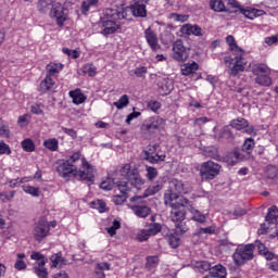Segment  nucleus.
<instances>
[{
    "label": "nucleus",
    "mask_w": 278,
    "mask_h": 278,
    "mask_svg": "<svg viewBox=\"0 0 278 278\" xmlns=\"http://www.w3.org/2000/svg\"><path fill=\"white\" fill-rule=\"evenodd\" d=\"M116 186L121 194H116L113 197V203H115V205H123V203H125V201H127V199L129 198V186L127 181H118L116 182Z\"/></svg>",
    "instance_id": "nucleus-14"
},
{
    "label": "nucleus",
    "mask_w": 278,
    "mask_h": 278,
    "mask_svg": "<svg viewBox=\"0 0 278 278\" xmlns=\"http://www.w3.org/2000/svg\"><path fill=\"white\" fill-rule=\"evenodd\" d=\"M157 149H160V144H149L147 149L143 150V160L150 162V164H160V162H164L166 160V154L157 153Z\"/></svg>",
    "instance_id": "nucleus-10"
},
{
    "label": "nucleus",
    "mask_w": 278,
    "mask_h": 278,
    "mask_svg": "<svg viewBox=\"0 0 278 278\" xmlns=\"http://www.w3.org/2000/svg\"><path fill=\"white\" fill-rule=\"evenodd\" d=\"M50 16L51 18H55L58 25L62 27L64 22L68 18V9L64 8L60 2H54L50 11Z\"/></svg>",
    "instance_id": "nucleus-12"
},
{
    "label": "nucleus",
    "mask_w": 278,
    "mask_h": 278,
    "mask_svg": "<svg viewBox=\"0 0 278 278\" xmlns=\"http://www.w3.org/2000/svg\"><path fill=\"white\" fill-rule=\"evenodd\" d=\"M189 212L193 214L192 220H195L197 223H205V215L201 214V212L194 210V207L190 206Z\"/></svg>",
    "instance_id": "nucleus-38"
},
{
    "label": "nucleus",
    "mask_w": 278,
    "mask_h": 278,
    "mask_svg": "<svg viewBox=\"0 0 278 278\" xmlns=\"http://www.w3.org/2000/svg\"><path fill=\"white\" fill-rule=\"evenodd\" d=\"M121 229V222L114 220L112 226L106 228L108 233L113 237L116 236V230Z\"/></svg>",
    "instance_id": "nucleus-52"
},
{
    "label": "nucleus",
    "mask_w": 278,
    "mask_h": 278,
    "mask_svg": "<svg viewBox=\"0 0 278 278\" xmlns=\"http://www.w3.org/2000/svg\"><path fill=\"white\" fill-rule=\"evenodd\" d=\"M83 73H85L89 77H94V75H97V67H94V65L88 63V64L84 65Z\"/></svg>",
    "instance_id": "nucleus-47"
},
{
    "label": "nucleus",
    "mask_w": 278,
    "mask_h": 278,
    "mask_svg": "<svg viewBox=\"0 0 278 278\" xmlns=\"http://www.w3.org/2000/svg\"><path fill=\"white\" fill-rule=\"evenodd\" d=\"M113 105H115L117 110H123V108H127V105H129V97L127 94L122 96L118 101L113 103Z\"/></svg>",
    "instance_id": "nucleus-37"
},
{
    "label": "nucleus",
    "mask_w": 278,
    "mask_h": 278,
    "mask_svg": "<svg viewBox=\"0 0 278 278\" xmlns=\"http://www.w3.org/2000/svg\"><path fill=\"white\" fill-rule=\"evenodd\" d=\"M0 136L1 138H10V126L7 124H0Z\"/></svg>",
    "instance_id": "nucleus-56"
},
{
    "label": "nucleus",
    "mask_w": 278,
    "mask_h": 278,
    "mask_svg": "<svg viewBox=\"0 0 278 278\" xmlns=\"http://www.w3.org/2000/svg\"><path fill=\"white\" fill-rule=\"evenodd\" d=\"M49 222H47V217H41L38 223L35 224L33 236L37 242H42L47 236H49Z\"/></svg>",
    "instance_id": "nucleus-11"
},
{
    "label": "nucleus",
    "mask_w": 278,
    "mask_h": 278,
    "mask_svg": "<svg viewBox=\"0 0 278 278\" xmlns=\"http://www.w3.org/2000/svg\"><path fill=\"white\" fill-rule=\"evenodd\" d=\"M162 190V186L160 185H155V186H152L148 189V194L143 195V198H147V197H153V194H157V192H160Z\"/></svg>",
    "instance_id": "nucleus-60"
},
{
    "label": "nucleus",
    "mask_w": 278,
    "mask_h": 278,
    "mask_svg": "<svg viewBox=\"0 0 278 278\" xmlns=\"http://www.w3.org/2000/svg\"><path fill=\"white\" fill-rule=\"evenodd\" d=\"M122 177H127L128 184L132 186V188H136L137 190H140L141 186H144V179L140 177V173L137 168H131V165L126 164L121 169Z\"/></svg>",
    "instance_id": "nucleus-7"
},
{
    "label": "nucleus",
    "mask_w": 278,
    "mask_h": 278,
    "mask_svg": "<svg viewBox=\"0 0 278 278\" xmlns=\"http://www.w3.org/2000/svg\"><path fill=\"white\" fill-rule=\"evenodd\" d=\"M190 58V50L184 46L182 40H176L173 45V60L176 62H186Z\"/></svg>",
    "instance_id": "nucleus-13"
},
{
    "label": "nucleus",
    "mask_w": 278,
    "mask_h": 278,
    "mask_svg": "<svg viewBox=\"0 0 278 278\" xmlns=\"http://www.w3.org/2000/svg\"><path fill=\"white\" fill-rule=\"evenodd\" d=\"M63 53H65V55H68L70 58H73L74 60H77V58H79L78 51L71 50L68 48H63Z\"/></svg>",
    "instance_id": "nucleus-61"
},
{
    "label": "nucleus",
    "mask_w": 278,
    "mask_h": 278,
    "mask_svg": "<svg viewBox=\"0 0 278 278\" xmlns=\"http://www.w3.org/2000/svg\"><path fill=\"white\" fill-rule=\"evenodd\" d=\"M278 175V168L277 166L269 165L266 167V177L267 179H276Z\"/></svg>",
    "instance_id": "nucleus-46"
},
{
    "label": "nucleus",
    "mask_w": 278,
    "mask_h": 278,
    "mask_svg": "<svg viewBox=\"0 0 278 278\" xmlns=\"http://www.w3.org/2000/svg\"><path fill=\"white\" fill-rule=\"evenodd\" d=\"M22 188H23L24 192H26V194H31V197H40L39 188L31 187L28 185H24Z\"/></svg>",
    "instance_id": "nucleus-43"
},
{
    "label": "nucleus",
    "mask_w": 278,
    "mask_h": 278,
    "mask_svg": "<svg viewBox=\"0 0 278 278\" xmlns=\"http://www.w3.org/2000/svg\"><path fill=\"white\" fill-rule=\"evenodd\" d=\"M195 267L199 269L200 273H207V270H211L212 264L207 261H200L195 263Z\"/></svg>",
    "instance_id": "nucleus-42"
},
{
    "label": "nucleus",
    "mask_w": 278,
    "mask_h": 278,
    "mask_svg": "<svg viewBox=\"0 0 278 278\" xmlns=\"http://www.w3.org/2000/svg\"><path fill=\"white\" fill-rule=\"evenodd\" d=\"M91 205L94 210H99L101 213L108 212V205L105 204V201L103 200H96L91 202Z\"/></svg>",
    "instance_id": "nucleus-41"
},
{
    "label": "nucleus",
    "mask_w": 278,
    "mask_h": 278,
    "mask_svg": "<svg viewBox=\"0 0 278 278\" xmlns=\"http://www.w3.org/2000/svg\"><path fill=\"white\" fill-rule=\"evenodd\" d=\"M226 42L230 47V51H232V53H242V48L238 47V43H236V39L233 38V36L228 35L226 37Z\"/></svg>",
    "instance_id": "nucleus-34"
},
{
    "label": "nucleus",
    "mask_w": 278,
    "mask_h": 278,
    "mask_svg": "<svg viewBox=\"0 0 278 278\" xmlns=\"http://www.w3.org/2000/svg\"><path fill=\"white\" fill-rule=\"evenodd\" d=\"M222 166L214 161L204 162L200 167V175L202 179L205 181H212V179H216L220 174Z\"/></svg>",
    "instance_id": "nucleus-8"
},
{
    "label": "nucleus",
    "mask_w": 278,
    "mask_h": 278,
    "mask_svg": "<svg viewBox=\"0 0 278 278\" xmlns=\"http://www.w3.org/2000/svg\"><path fill=\"white\" fill-rule=\"evenodd\" d=\"M104 270H110V264L109 263H98L94 269L96 278H105Z\"/></svg>",
    "instance_id": "nucleus-30"
},
{
    "label": "nucleus",
    "mask_w": 278,
    "mask_h": 278,
    "mask_svg": "<svg viewBox=\"0 0 278 278\" xmlns=\"http://www.w3.org/2000/svg\"><path fill=\"white\" fill-rule=\"evenodd\" d=\"M147 73H149V70L147 68V66H140L134 70V74L136 75V77L144 78Z\"/></svg>",
    "instance_id": "nucleus-53"
},
{
    "label": "nucleus",
    "mask_w": 278,
    "mask_h": 278,
    "mask_svg": "<svg viewBox=\"0 0 278 278\" xmlns=\"http://www.w3.org/2000/svg\"><path fill=\"white\" fill-rule=\"evenodd\" d=\"M240 13L243 14L245 18H250V21L257 18V16H264L265 14L264 10H257L253 8L240 9Z\"/></svg>",
    "instance_id": "nucleus-22"
},
{
    "label": "nucleus",
    "mask_w": 278,
    "mask_h": 278,
    "mask_svg": "<svg viewBox=\"0 0 278 278\" xmlns=\"http://www.w3.org/2000/svg\"><path fill=\"white\" fill-rule=\"evenodd\" d=\"M167 242L172 247V249H177V247H179V238L175 237V235H169L167 237Z\"/></svg>",
    "instance_id": "nucleus-54"
},
{
    "label": "nucleus",
    "mask_w": 278,
    "mask_h": 278,
    "mask_svg": "<svg viewBox=\"0 0 278 278\" xmlns=\"http://www.w3.org/2000/svg\"><path fill=\"white\" fill-rule=\"evenodd\" d=\"M144 36L152 51H160L162 47L160 46V41L157 40V35L155 34V31H153V29H151V27L144 30Z\"/></svg>",
    "instance_id": "nucleus-15"
},
{
    "label": "nucleus",
    "mask_w": 278,
    "mask_h": 278,
    "mask_svg": "<svg viewBox=\"0 0 278 278\" xmlns=\"http://www.w3.org/2000/svg\"><path fill=\"white\" fill-rule=\"evenodd\" d=\"M199 71V64L197 62L186 63L181 66V73L185 76L192 75Z\"/></svg>",
    "instance_id": "nucleus-27"
},
{
    "label": "nucleus",
    "mask_w": 278,
    "mask_h": 278,
    "mask_svg": "<svg viewBox=\"0 0 278 278\" xmlns=\"http://www.w3.org/2000/svg\"><path fill=\"white\" fill-rule=\"evenodd\" d=\"M230 127L237 129L238 131H241V129H247V127H249V122L242 117H239L230 122Z\"/></svg>",
    "instance_id": "nucleus-29"
},
{
    "label": "nucleus",
    "mask_w": 278,
    "mask_h": 278,
    "mask_svg": "<svg viewBox=\"0 0 278 278\" xmlns=\"http://www.w3.org/2000/svg\"><path fill=\"white\" fill-rule=\"evenodd\" d=\"M70 97L71 99H73V103H75V105H80V103H84V101H86V96L81 93V89L70 91Z\"/></svg>",
    "instance_id": "nucleus-28"
},
{
    "label": "nucleus",
    "mask_w": 278,
    "mask_h": 278,
    "mask_svg": "<svg viewBox=\"0 0 278 278\" xmlns=\"http://www.w3.org/2000/svg\"><path fill=\"white\" fill-rule=\"evenodd\" d=\"M244 214H247V210H244L240 206H237L235 208V211L232 212V216H235V218H238L240 216H244Z\"/></svg>",
    "instance_id": "nucleus-63"
},
{
    "label": "nucleus",
    "mask_w": 278,
    "mask_h": 278,
    "mask_svg": "<svg viewBox=\"0 0 278 278\" xmlns=\"http://www.w3.org/2000/svg\"><path fill=\"white\" fill-rule=\"evenodd\" d=\"M43 147L49 149V151H55L59 147L58 139H48L43 141Z\"/></svg>",
    "instance_id": "nucleus-45"
},
{
    "label": "nucleus",
    "mask_w": 278,
    "mask_h": 278,
    "mask_svg": "<svg viewBox=\"0 0 278 278\" xmlns=\"http://www.w3.org/2000/svg\"><path fill=\"white\" fill-rule=\"evenodd\" d=\"M235 58L231 59L229 56L224 58V62L229 63V74L236 77L239 73H244V68L247 67V59H244V55L247 52L241 50V52H233Z\"/></svg>",
    "instance_id": "nucleus-5"
},
{
    "label": "nucleus",
    "mask_w": 278,
    "mask_h": 278,
    "mask_svg": "<svg viewBox=\"0 0 278 278\" xmlns=\"http://www.w3.org/2000/svg\"><path fill=\"white\" fill-rule=\"evenodd\" d=\"M180 33L185 36H203V28L199 25L185 24L180 27Z\"/></svg>",
    "instance_id": "nucleus-18"
},
{
    "label": "nucleus",
    "mask_w": 278,
    "mask_h": 278,
    "mask_svg": "<svg viewBox=\"0 0 278 278\" xmlns=\"http://www.w3.org/2000/svg\"><path fill=\"white\" fill-rule=\"evenodd\" d=\"M81 157V153L75 152L72 154L65 162L60 164L56 167V173L61 177H68V175H74V177H80L83 181H87V184H94V168L88 164L86 159H81L83 169H77V162Z\"/></svg>",
    "instance_id": "nucleus-1"
},
{
    "label": "nucleus",
    "mask_w": 278,
    "mask_h": 278,
    "mask_svg": "<svg viewBox=\"0 0 278 278\" xmlns=\"http://www.w3.org/2000/svg\"><path fill=\"white\" fill-rule=\"evenodd\" d=\"M169 18H172V21H176L177 23H186L188 21V18H190V15L172 13V14H169Z\"/></svg>",
    "instance_id": "nucleus-40"
},
{
    "label": "nucleus",
    "mask_w": 278,
    "mask_h": 278,
    "mask_svg": "<svg viewBox=\"0 0 278 278\" xmlns=\"http://www.w3.org/2000/svg\"><path fill=\"white\" fill-rule=\"evenodd\" d=\"M277 218H278V208H277V206H271L268 210L265 220H266V223H269V225H273V224L277 223Z\"/></svg>",
    "instance_id": "nucleus-31"
},
{
    "label": "nucleus",
    "mask_w": 278,
    "mask_h": 278,
    "mask_svg": "<svg viewBox=\"0 0 278 278\" xmlns=\"http://www.w3.org/2000/svg\"><path fill=\"white\" fill-rule=\"evenodd\" d=\"M252 73L256 76L255 83L258 86H270L273 80L270 79V70L264 64H255L252 66Z\"/></svg>",
    "instance_id": "nucleus-9"
},
{
    "label": "nucleus",
    "mask_w": 278,
    "mask_h": 278,
    "mask_svg": "<svg viewBox=\"0 0 278 278\" xmlns=\"http://www.w3.org/2000/svg\"><path fill=\"white\" fill-rule=\"evenodd\" d=\"M22 148L24 149V151H27L28 153L36 151V144H34V141L31 139L23 140Z\"/></svg>",
    "instance_id": "nucleus-39"
},
{
    "label": "nucleus",
    "mask_w": 278,
    "mask_h": 278,
    "mask_svg": "<svg viewBox=\"0 0 278 278\" xmlns=\"http://www.w3.org/2000/svg\"><path fill=\"white\" fill-rule=\"evenodd\" d=\"M35 274L39 278H47L49 277V273L47 271V268L45 267H34Z\"/></svg>",
    "instance_id": "nucleus-57"
},
{
    "label": "nucleus",
    "mask_w": 278,
    "mask_h": 278,
    "mask_svg": "<svg viewBox=\"0 0 278 278\" xmlns=\"http://www.w3.org/2000/svg\"><path fill=\"white\" fill-rule=\"evenodd\" d=\"M53 86H55V83L51 76H46V78L40 83V90L41 92H47L49 90H53Z\"/></svg>",
    "instance_id": "nucleus-32"
},
{
    "label": "nucleus",
    "mask_w": 278,
    "mask_h": 278,
    "mask_svg": "<svg viewBox=\"0 0 278 278\" xmlns=\"http://www.w3.org/2000/svg\"><path fill=\"white\" fill-rule=\"evenodd\" d=\"M130 210H132L134 214L138 216V218H147L151 214V207H149L146 204H137L130 206Z\"/></svg>",
    "instance_id": "nucleus-20"
},
{
    "label": "nucleus",
    "mask_w": 278,
    "mask_h": 278,
    "mask_svg": "<svg viewBox=\"0 0 278 278\" xmlns=\"http://www.w3.org/2000/svg\"><path fill=\"white\" fill-rule=\"evenodd\" d=\"M208 274L216 278H227V268L220 264L211 266Z\"/></svg>",
    "instance_id": "nucleus-23"
},
{
    "label": "nucleus",
    "mask_w": 278,
    "mask_h": 278,
    "mask_svg": "<svg viewBox=\"0 0 278 278\" xmlns=\"http://www.w3.org/2000/svg\"><path fill=\"white\" fill-rule=\"evenodd\" d=\"M242 160H244V155H242L238 150H233L225 156V162L228 166H236V164H238V162H242Z\"/></svg>",
    "instance_id": "nucleus-19"
},
{
    "label": "nucleus",
    "mask_w": 278,
    "mask_h": 278,
    "mask_svg": "<svg viewBox=\"0 0 278 278\" xmlns=\"http://www.w3.org/2000/svg\"><path fill=\"white\" fill-rule=\"evenodd\" d=\"M159 93L162 97H166V94H170V91L174 88L173 80L169 78H159L157 80Z\"/></svg>",
    "instance_id": "nucleus-16"
},
{
    "label": "nucleus",
    "mask_w": 278,
    "mask_h": 278,
    "mask_svg": "<svg viewBox=\"0 0 278 278\" xmlns=\"http://www.w3.org/2000/svg\"><path fill=\"white\" fill-rule=\"evenodd\" d=\"M130 12L139 18H144L147 16V5L138 1L130 7Z\"/></svg>",
    "instance_id": "nucleus-21"
},
{
    "label": "nucleus",
    "mask_w": 278,
    "mask_h": 278,
    "mask_svg": "<svg viewBox=\"0 0 278 278\" xmlns=\"http://www.w3.org/2000/svg\"><path fill=\"white\" fill-rule=\"evenodd\" d=\"M220 137L230 140V138H233V132H231L229 127L225 126L220 131Z\"/></svg>",
    "instance_id": "nucleus-58"
},
{
    "label": "nucleus",
    "mask_w": 278,
    "mask_h": 278,
    "mask_svg": "<svg viewBox=\"0 0 278 278\" xmlns=\"http://www.w3.org/2000/svg\"><path fill=\"white\" fill-rule=\"evenodd\" d=\"M125 18V11H118L117 9H105L103 12V17L100 21V27L102 36H110L111 34H116L118 25L116 21Z\"/></svg>",
    "instance_id": "nucleus-3"
},
{
    "label": "nucleus",
    "mask_w": 278,
    "mask_h": 278,
    "mask_svg": "<svg viewBox=\"0 0 278 278\" xmlns=\"http://www.w3.org/2000/svg\"><path fill=\"white\" fill-rule=\"evenodd\" d=\"M210 7L214 10V12H227L225 2H223V0H211Z\"/></svg>",
    "instance_id": "nucleus-35"
},
{
    "label": "nucleus",
    "mask_w": 278,
    "mask_h": 278,
    "mask_svg": "<svg viewBox=\"0 0 278 278\" xmlns=\"http://www.w3.org/2000/svg\"><path fill=\"white\" fill-rule=\"evenodd\" d=\"M151 238V232L149 230H141L140 233L137 236L139 242H147Z\"/></svg>",
    "instance_id": "nucleus-59"
},
{
    "label": "nucleus",
    "mask_w": 278,
    "mask_h": 278,
    "mask_svg": "<svg viewBox=\"0 0 278 278\" xmlns=\"http://www.w3.org/2000/svg\"><path fill=\"white\" fill-rule=\"evenodd\" d=\"M99 8V0H86L81 3V13L86 14L92 10Z\"/></svg>",
    "instance_id": "nucleus-26"
},
{
    "label": "nucleus",
    "mask_w": 278,
    "mask_h": 278,
    "mask_svg": "<svg viewBox=\"0 0 278 278\" xmlns=\"http://www.w3.org/2000/svg\"><path fill=\"white\" fill-rule=\"evenodd\" d=\"M147 108H149V110H151L152 112H157V110H160V108H162V103H160L159 101H155V100H150L147 103Z\"/></svg>",
    "instance_id": "nucleus-55"
},
{
    "label": "nucleus",
    "mask_w": 278,
    "mask_h": 278,
    "mask_svg": "<svg viewBox=\"0 0 278 278\" xmlns=\"http://www.w3.org/2000/svg\"><path fill=\"white\" fill-rule=\"evenodd\" d=\"M253 149H255V140L253 138L245 139L242 144L243 153L251 155V153L253 152Z\"/></svg>",
    "instance_id": "nucleus-33"
},
{
    "label": "nucleus",
    "mask_w": 278,
    "mask_h": 278,
    "mask_svg": "<svg viewBox=\"0 0 278 278\" xmlns=\"http://www.w3.org/2000/svg\"><path fill=\"white\" fill-rule=\"evenodd\" d=\"M169 188H170V194H177L178 197H181V194L188 193V188H186V185L184 184V181L178 179H173L169 182Z\"/></svg>",
    "instance_id": "nucleus-17"
},
{
    "label": "nucleus",
    "mask_w": 278,
    "mask_h": 278,
    "mask_svg": "<svg viewBox=\"0 0 278 278\" xmlns=\"http://www.w3.org/2000/svg\"><path fill=\"white\" fill-rule=\"evenodd\" d=\"M175 231L176 233H186V231H188V226H186V222L181 220V222H176L175 223Z\"/></svg>",
    "instance_id": "nucleus-50"
},
{
    "label": "nucleus",
    "mask_w": 278,
    "mask_h": 278,
    "mask_svg": "<svg viewBox=\"0 0 278 278\" xmlns=\"http://www.w3.org/2000/svg\"><path fill=\"white\" fill-rule=\"evenodd\" d=\"M51 267L52 268H62V266H66V258L62 257V252H59L50 257Z\"/></svg>",
    "instance_id": "nucleus-25"
},
{
    "label": "nucleus",
    "mask_w": 278,
    "mask_h": 278,
    "mask_svg": "<svg viewBox=\"0 0 278 278\" xmlns=\"http://www.w3.org/2000/svg\"><path fill=\"white\" fill-rule=\"evenodd\" d=\"M146 170H147L146 177L147 179H149V181H153V179L157 177V168L147 165Z\"/></svg>",
    "instance_id": "nucleus-44"
},
{
    "label": "nucleus",
    "mask_w": 278,
    "mask_h": 278,
    "mask_svg": "<svg viewBox=\"0 0 278 278\" xmlns=\"http://www.w3.org/2000/svg\"><path fill=\"white\" fill-rule=\"evenodd\" d=\"M160 263V258L157 256H148L147 257V268L151 270L152 268H155L157 264Z\"/></svg>",
    "instance_id": "nucleus-51"
},
{
    "label": "nucleus",
    "mask_w": 278,
    "mask_h": 278,
    "mask_svg": "<svg viewBox=\"0 0 278 278\" xmlns=\"http://www.w3.org/2000/svg\"><path fill=\"white\" fill-rule=\"evenodd\" d=\"M162 231V225L159 223L150 224L148 227V232H150L151 236H157Z\"/></svg>",
    "instance_id": "nucleus-48"
},
{
    "label": "nucleus",
    "mask_w": 278,
    "mask_h": 278,
    "mask_svg": "<svg viewBox=\"0 0 278 278\" xmlns=\"http://www.w3.org/2000/svg\"><path fill=\"white\" fill-rule=\"evenodd\" d=\"M30 112H31L33 114H37V115L42 114V113H43V112H42V104H34V105H31Z\"/></svg>",
    "instance_id": "nucleus-64"
},
{
    "label": "nucleus",
    "mask_w": 278,
    "mask_h": 278,
    "mask_svg": "<svg viewBox=\"0 0 278 278\" xmlns=\"http://www.w3.org/2000/svg\"><path fill=\"white\" fill-rule=\"evenodd\" d=\"M253 251H255V244L253 243L238 245L235 253L232 254L236 266H244L247 262H251V260L255 257Z\"/></svg>",
    "instance_id": "nucleus-4"
},
{
    "label": "nucleus",
    "mask_w": 278,
    "mask_h": 278,
    "mask_svg": "<svg viewBox=\"0 0 278 278\" xmlns=\"http://www.w3.org/2000/svg\"><path fill=\"white\" fill-rule=\"evenodd\" d=\"M54 3H55V1H53V0H38L37 10L41 14H47V12H49V10H50V12H51V10H53Z\"/></svg>",
    "instance_id": "nucleus-24"
},
{
    "label": "nucleus",
    "mask_w": 278,
    "mask_h": 278,
    "mask_svg": "<svg viewBox=\"0 0 278 278\" xmlns=\"http://www.w3.org/2000/svg\"><path fill=\"white\" fill-rule=\"evenodd\" d=\"M165 205L172 207L169 218L173 223L186 220V207L190 205V201L184 198V195L169 193L168 197H165Z\"/></svg>",
    "instance_id": "nucleus-2"
},
{
    "label": "nucleus",
    "mask_w": 278,
    "mask_h": 278,
    "mask_svg": "<svg viewBox=\"0 0 278 278\" xmlns=\"http://www.w3.org/2000/svg\"><path fill=\"white\" fill-rule=\"evenodd\" d=\"M164 127V119L160 116H152L143 121L140 131L144 138H153L159 129Z\"/></svg>",
    "instance_id": "nucleus-6"
},
{
    "label": "nucleus",
    "mask_w": 278,
    "mask_h": 278,
    "mask_svg": "<svg viewBox=\"0 0 278 278\" xmlns=\"http://www.w3.org/2000/svg\"><path fill=\"white\" fill-rule=\"evenodd\" d=\"M114 179L112 178H106L105 180H102L100 184V188L102 190H112L114 188Z\"/></svg>",
    "instance_id": "nucleus-49"
},
{
    "label": "nucleus",
    "mask_w": 278,
    "mask_h": 278,
    "mask_svg": "<svg viewBox=\"0 0 278 278\" xmlns=\"http://www.w3.org/2000/svg\"><path fill=\"white\" fill-rule=\"evenodd\" d=\"M10 153H12V151L10 150V146H8L5 142L1 141L0 142V154H7L10 155Z\"/></svg>",
    "instance_id": "nucleus-62"
},
{
    "label": "nucleus",
    "mask_w": 278,
    "mask_h": 278,
    "mask_svg": "<svg viewBox=\"0 0 278 278\" xmlns=\"http://www.w3.org/2000/svg\"><path fill=\"white\" fill-rule=\"evenodd\" d=\"M47 71L48 75L47 77H53L56 73H60L62 71V65L55 64V63H50L47 65Z\"/></svg>",
    "instance_id": "nucleus-36"
}]
</instances>
